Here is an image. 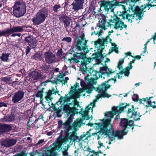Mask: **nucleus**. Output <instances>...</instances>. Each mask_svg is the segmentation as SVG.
Wrapping results in <instances>:
<instances>
[{
    "label": "nucleus",
    "mask_w": 156,
    "mask_h": 156,
    "mask_svg": "<svg viewBox=\"0 0 156 156\" xmlns=\"http://www.w3.org/2000/svg\"><path fill=\"white\" fill-rule=\"evenodd\" d=\"M57 55L60 56L62 55V51L61 50H58L57 52Z\"/></svg>",
    "instance_id": "nucleus-51"
},
{
    "label": "nucleus",
    "mask_w": 156,
    "mask_h": 156,
    "mask_svg": "<svg viewBox=\"0 0 156 156\" xmlns=\"http://www.w3.org/2000/svg\"><path fill=\"white\" fill-rule=\"evenodd\" d=\"M41 56L38 53L35 54L33 57V58L36 60H38L41 59Z\"/></svg>",
    "instance_id": "nucleus-36"
},
{
    "label": "nucleus",
    "mask_w": 156,
    "mask_h": 156,
    "mask_svg": "<svg viewBox=\"0 0 156 156\" xmlns=\"http://www.w3.org/2000/svg\"><path fill=\"white\" fill-rule=\"evenodd\" d=\"M62 41H65L69 43L71 42L72 38L70 37H66L63 38L62 39Z\"/></svg>",
    "instance_id": "nucleus-39"
},
{
    "label": "nucleus",
    "mask_w": 156,
    "mask_h": 156,
    "mask_svg": "<svg viewBox=\"0 0 156 156\" xmlns=\"http://www.w3.org/2000/svg\"><path fill=\"white\" fill-rule=\"evenodd\" d=\"M101 5L104 7L105 11L108 12H113L116 5L112 2L108 1H103L101 3Z\"/></svg>",
    "instance_id": "nucleus-14"
},
{
    "label": "nucleus",
    "mask_w": 156,
    "mask_h": 156,
    "mask_svg": "<svg viewBox=\"0 0 156 156\" xmlns=\"http://www.w3.org/2000/svg\"><path fill=\"white\" fill-rule=\"evenodd\" d=\"M29 79L32 81L36 80H38L41 77V73L36 71H33L29 74Z\"/></svg>",
    "instance_id": "nucleus-22"
},
{
    "label": "nucleus",
    "mask_w": 156,
    "mask_h": 156,
    "mask_svg": "<svg viewBox=\"0 0 156 156\" xmlns=\"http://www.w3.org/2000/svg\"><path fill=\"white\" fill-rule=\"evenodd\" d=\"M138 1V0H131V1L132 2H135Z\"/></svg>",
    "instance_id": "nucleus-60"
},
{
    "label": "nucleus",
    "mask_w": 156,
    "mask_h": 156,
    "mask_svg": "<svg viewBox=\"0 0 156 156\" xmlns=\"http://www.w3.org/2000/svg\"><path fill=\"white\" fill-rule=\"evenodd\" d=\"M69 80L68 77H66L65 78V79H62V81H61V82L62 83V84H65V83H67V81Z\"/></svg>",
    "instance_id": "nucleus-43"
},
{
    "label": "nucleus",
    "mask_w": 156,
    "mask_h": 156,
    "mask_svg": "<svg viewBox=\"0 0 156 156\" xmlns=\"http://www.w3.org/2000/svg\"><path fill=\"white\" fill-rule=\"evenodd\" d=\"M24 28V26H15L10 28H8L9 34L13 33L21 32H23Z\"/></svg>",
    "instance_id": "nucleus-24"
},
{
    "label": "nucleus",
    "mask_w": 156,
    "mask_h": 156,
    "mask_svg": "<svg viewBox=\"0 0 156 156\" xmlns=\"http://www.w3.org/2000/svg\"><path fill=\"white\" fill-rule=\"evenodd\" d=\"M99 44V45H100V44H99V43H95V47H96L97 46V45L98 44Z\"/></svg>",
    "instance_id": "nucleus-61"
},
{
    "label": "nucleus",
    "mask_w": 156,
    "mask_h": 156,
    "mask_svg": "<svg viewBox=\"0 0 156 156\" xmlns=\"http://www.w3.org/2000/svg\"><path fill=\"white\" fill-rule=\"evenodd\" d=\"M65 130L67 134L66 136L69 139L73 141H75L78 138V137L77 136V133L75 132L78 130V128L76 130H74L73 128L70 129L69 131L67 129Z\"/></svg>",
    "instance_id": "nucleus-15"
},
{
    "label": "nucleus",
    "mask_w": 156,
    "mask_h": 156,
    "mask_svg": "<svg viewBox=\"0 0 156 156\" xmlns=\"http://www.w3.org/2000/svg\"><path fill=\"white\" fill-rule=\"evenodd\" d=\"M11 129V127L7 124H0V132H5L9 131Z\"/></svg>",
    "instance_id": "nucleus-26"
},
{
    "label": "nucleus",
    "mask_w": 156,
    "mask_h": 156,
    "mask_svg": "<svg viewBox=\"0 0 156 156\" xmlns=\"http://www.w3.org/2000/svg\"><path fill=\"white\" fill-rule=\"evenodd\" d=\"M106 22V18L105 17H103L99 20V26L100 27L104 28L105 26Z\"/></svg>",
    "instance_id": "nucleus-29"
},
{
    "label": "nucleus",
    "mask_w": 156,
    "mask_h": 156,
    "mask_svg": "<svg viewBox=\"0 0 156 156\" xmlns=\"http://www.w3.org/2000/svg\"><path fill=\"white\" fill-rule=\"evenodd\" d=\"M81 147L82 148L81 150H80L79 149H77L74 152L75 154L77 156H81V153H83V150L84 151H87L90 152L92 153L94 152L93 151L91 150L89 147H85L83 149V147L82 146Z\"/></svg>",
    "instance_id": "nucleus-25"
},
{
    "label": "nucleus",
    "mask_w": 156,
    "mask_h": 156,
    "mask_svg": "<svg viewBox=\"0 0 156 156\" xmlns=\"http://www.w3.org/2000/svg\"><path fill=\"white\" fill-rule=\"evenodd\" d=\"M62 8L59 5H55L53 7V10L54 11L57 12L61 10V8Z\"/></svg>",
    "instance_id": "nucleus-34"
},
{
    "label": "nucleus",
    "mask_w": 156,
    "mask_h": 156,
    "mask_svg": "<svg viewBox=\"0 0 156 156\" xmlns=\"http://www.w3.org/2000/svg\"><path fill=\"white\" fill-rule=\"evenodd\" d=\"M107 83H108V82H105L99 87L98 90H97L99 94L96 96V99L94 100L93 102L90 103H93L94 100L96 101L95 102L94 101V105L92 106V108L94 106L95 102L97 101V100L99 99L100 97L109 98L110 97V96L108 94L105 93V91L110 87V85Z\"/></svg>",
    "instance_id": "nucleus-6"
},
{
    "label": "nucleus",
    "mask_w": 156,
    "mask_h": 156,
    "mask_svg": "<svg viewBox=\"0 0 156 156\" xmlns=\"http://www.w3.org/2000/svg\"><path fill=\"white\" fill-rule=\"evenodd\" d=\"M124 62V59H120L119 62L117 66V67L120 70H121L122 69V64Z\"/></svg>",
    "instance_id": "nucleus-35"
},
{
    "label": "nucleus",
    "mask_w": 156,
    "mask_h": 156,
    "mask_svg": "<svg viewBox=\"0 0 156 156\" xmlns=\"http://www.w3.org/2000/svg\"><path fill=\"white\" fill-rule=\"evenodd\" d=\"M65 76V74L64 73L61 74V73H59L57 76L58 80L61 82V81H62V80L63 77Z\"/></svg>",
    "instance_id": "nucleus-37"
},
{
    "label": "nucleus",
    "mask_w": 156,
    "mask_h": 156,
    "mask_svg": "<svg viewBox=\"0 0 156 156\" xmlns=\"http://www.w3.org/2000/svg\"><path fill=\"white\" fill-rule=\"evenodd\" d=\"M135 58H136V59H140L141 58L140 56V55L136 56V57H135Z\"/></svg>",
    "instance_id": "nucleus-55"
},
{
    "label": "nucleus",
    "mask_w": 156,
    "mask_h": 156,
    "mask_svg": "<svg viewBox=\"0 0 156 156\" xmlns=\"http://www.w3.org/2000/svg\"><path fill=\"white\" fill-rule=\"evenodd\" d=\"M84 79L87 84L84 87V90L90 93L92 90L94 88L93 85L96 84V81L94 78H92L88 74L85 77Z\"/></svg>",
    "instance_id": "nucleus-8"
},
{
    "label": "nucleus",
    "mask_w": 156,
    "mask_h": 156,
    "mask_svg": "<svg viewBox=\"0 0 156 156\" xmlns=\"http://www.w3.org/2000/svg\"><path fill=\"white\" fill-rule=\"evenodd\" d=\"M122 73H120L118 75V77L119 79H120L122 77Z\"/></svg>",
    "instance_id": "nucleus-53"
},
{
    "label": "nucleus",
    "mask_w": 156,
    "mask_h": 156,
    "mask_svg": "<svg viewBox=\"0 0 156 156\" xmlns=\"http://www.w3.org/2000/svg\"><path fill=\"white\" fill-rule=\"evenodd\" d=\"M79 86V83H76L73 87H71V90L69 92V95H66L63 97L61 96L59 100V102L61 105L64 106V109L66 111L68 116L69 115L68 120L65 123L62 125L63 128L65 129L69 130L70 129L73 128L74 130H76L78 128L81 126L84 119L89 120L90 117L89 116L88 113L91 111L93 112L92 106L94 105V102L90 104L87 107L84 111L82 113V118H78L77 119L72 125L70 124L72 122L73 117L75 115L74 111L77 110V107L79 106V102L76 99L80 97V93L83 92L82 90L78 93L76 92V88ZM96 100L94 101L95 102Z\"/></svg>",
    "instance_id": "nucleus-1"
},
{
    "label": "nucleus",
    "mask_w": 156,
    "mask_h": 156,
    "mask_svg": "<svg viewBox=\"0 0 156 156\" xmlns=\"http://www.w3.org/2000/svg\"><path fill=\"white\" fill-rule=\"evenodd\" d=\"M86 54L82 53L81 55L78 56L80 57V58H82V60L81 62V64L84 69H87V65L91 62V59L87 58L86 57Z\"/></svg>",
    "instance_id": "nucleus-18"
},
{
    "label": "nucleus",
    "mask_w": 156,
    "mask_h": 156,
    "mask_svg": "<svg viewBox=\"0 0 156 156\" xmlns=\"http://www.w3.org/2000/svg\"><path fill=\"white\" fill-rule=\"evenodd\" d=\"M62 154L65 156H67L68 153L66 151H65L62 152Z\"/></svg>",
    "instance_id": "nucleus-50"
},
{
    "label": "nucleus",
    "mask_w": 156,
    "mask_h": 156,
    "mask_svg": "<svg viewBox=\"0 0 156 156\" xmlns=\"http://www.w3.org/2000/svg\"><path fill=\"white\" fill-rule=\"evenodd\" d=\"M144 53H145L146 52V49H147V48H145V47H144Z\"/></svg>",
    "instance_id": "nucleus-63"
},
{
    "label": "nucleus",
    "mask_w": 156,
    "mask_h": 156,
    "mask_svg": "<svg viewBox=\"0 0 156 156\" xmlns=\"http://www.w3.org/2000/svg\"><path fill=\"white\" fill-rule=\"evenodd\" d=\"M108 25L109 26H112L114 28L117 30H122L123 28L126 29L127 26L124 24V23L120 18L117 16H114L112 19L109 20Z\"/></svg>",
    "instance_id": "nucleus-7"
},
{
    "label": "nucleus",
    "mask_w": 156,
    "mask_h": 156,
    "mask_svg": "<svg viewBox=\"0 0 156 156\" xmlns=\"http://www.w3.org/2000/svg\"><path fill=\"white\" fill-rule=\"evenodd\" d=\"M44 88H43L41 90H38L37 93L35 95V96L37 97H40L41 101H42L43 100V97L44 94Z\"/></svg>",
    "instance_id": "nucleus-28"
},
{
    "label": "nucleus",
    "mask_w": 156,
    "mask_h": 156,
    "mask_svg": "<svg viewBox=\"0 0 156 156\" xmlns=\"http://www.w3.org/2000/svg\"><path fill=\"white\" fill-rule=\"evenodd\" d=\"M105 66L100 68V72L101 73L104 72V71H106L107 70L108 67L106 66V64H105Z\"/></svg>",
    "instance_id": "nucleus-40"
},
{
    "label": "nucleus",
    "mask_w": 156,
    "mask_h": 156,
    "mask_svg": "<svg viewBox=\"0 0 156 156\" xmlns=\"http://www.w3.org/2000/svg\"><path fill=\"white\" fill-rule=\"evenodd\" d=\"M44 57L46 62L48 64H51L55 62V56L51 52H45L44 54Z\"/></svg>",
    "instance_id": "nucleus-16"
},
{
    "label": "nucleus",
    "mask_w": 156,
    "mask_h": 156,
    "mask_svg": "<svg viewBox=\"0 0 156 156\" xmlns=\"http://www.w3.org/2000/svg\"><path fill=\"white\" fill-rule=\"evenodd\" d=\"M127 105L125 104H122L116 107H113L112 112H108L105 115V119L101 120V123H96L97 125L96 127L100 130L98 132V140L102 137L104 135H107L109 140L111 141L117 139H121L122 138V132L120 131L110 129L112 127L110 123L111 119L113 116L118 114L126 108Z\"/></svg>",
    "instance_id": "nucleus-2"
},
{
    "label": "nucleus",
    "mask_w": 156,
    "mask_h": 156,
    "mask_svg": "<svg viewBox=\"0 0 156 156\" xmlns=\"http://www.w3.org/2000/svg\"><path fill=\"white\" fill-rule=\"evenodd\" d=\"M98 144L100 145V146L98 147V148H100L101 146H103V144L101 143V141H98Z\"/></svg>",
    "instance_id": "nucleus-52"
},
{
    "label": "nucleus",
    "mask_w": 156,
    "mask_h": 156,
    "mask_svg": "<svg viewBox=\"0 0 156 156\" xmlns=\"http://www.w3.org/2000/svg\"><path fill=\"white\" fill-rule=\"evenodd\" d=\"M153 38L154 41L156 39V35H155L153 37Z\"/></svg>",
    "instance_id": "nucleus-58"
},
{
    "label": "nucleus",
    "mask_w": 156,
    "mask_h": 156,
    "mask_svg": "<svg viewBox=\"0 0 156 156\" xmlns=\"http://www.w3.org/2000/svg\"><path fill=\"white\" fill-rule=\"evenodd\" d=\"M63 140H58L53 144V147L50 150V156H57L58 155L56 150H58L60 147L63 142Z\"/></svg>",
    "instance_id": "nucleus-11"
},
{
    "label": "nucleus",
    "mask_w": 156,
    "mask_h": 156,
    "mask_svg": "<svg viewBox=\"0 0 156 156\" xmlns=\"http://www.w3.org/2000/svg\"><path fill=\"white\" fill-rule=\"evenodd\" d=\"M134 96L135 97V98H133L132 99L133 101H136L138 100L139 98L138 96L137 95H134Z\"/></svg>",
    "instance_id": "nucleus-45"
},
{
    "label": "nucleus",
    "mask_w": 156,
    "mask_h": 156,
    "mask_svg": "<svg viewBox=\"0 0 156 156\" xmlns=\"http://www.w3.org/2000/svg\"><path fill=\"white\" fill-rule=\"evenodd\" d=\"M30 48L29 47L27 46V47L26 49V54L27 55L29 53L30 51Z\"/></svg>",
    "instance_id": "nucleus-47"
},
{
    "label": "nucleus",
    "mask_w": 156,
    "mask_h": 156,
    "mask_svg": "<svg viewBox=\"0 0 156 156\" xmlns=\"http://www.w3.org/2000/svg\"><path fill=\"white\" fill-rule=\"evenodd\" d=\"M126 55H131V53L130 52H128L126 53Z\"/></svg>",
    "instance_id": "nucleus-57"
},
{
    "label": "nucleus",
    "mask_w": 156,
    "mask_h": 156,
    "mask_svg": "<svg viewBox=\"0 0 156 156\" xmlns=\"http://www.w3.org/2000/svg\"><path fill=\"white\" fill-rule=\"evenodd\" d=\"M21 35V34L20 33H13L11 35L12 37H15L16 36H17L19 37H20Z\"/></svg>",
    "instance_id": "nucleus-44"
},
{
    "label": "nucleus",
    "mask_w": 156,
    "mask_h": 156,
    "mask_svg": "<svg viewBox=\"0 0 156 156\" xmlns=\"http://www.w3.org/2000/svg\"><path fill=\"white\" fill-rule=\"evenodd\" d=\"M10 78L4 77L2 78L1 80L2 81L7 82L11 81Z\"/></svg>",
    "instance_id": "nucleus-42"
},
{
    "label": "nucleus",
    "mask_w": 156,
    "mask_h": 156,
    "mask_svg": "<svg viewBox=\"0 0 156 156\" xmlns=\"http://www.w3.org/2000/svg\"><path fill=\"white\" fill-rule=\"evenodd\" d=\"M48 14V10L46 8H44L37 12L35 17L32 20L35 25H39L44 21Z\"/></svg>",
    "instance_id": "nucleus-5"
},
{
    "label": "nucleus",
    "mask_w": 156,
    "mask_h": 156,
    "mask_svg": "<svg viewBox=\"0 0 156 156\" xmlns=\"http://www.w3.org/2000/svg\"><path fill=\"white\" fill-rule=\"evenodd\" d=\"M140 83H136L135 84V86L136 87H137L139 86V85Z\"/></svg>",
    "instance_id": "nucleus-59"
},
{
    "label": "nucleus",
    "mask_w": 156,
    "mask_h": 156,
    "mask_svg": "<svg viewBox=\"0 0 156 156\" xmlns=\"http://www.w3.org/2000/svg\"><path fill=\"white\" fill-rule=\"evenodd\" d=\"M44 139L40 140L38 141V142L37 143V145L39 144H41V143H43L44 142Z\"/></svg>",
    "instance_id": "nucleus-48"
},
{
    "label": "nucleus",
    "mask_w": 156,
    "mask_h": 156,
    "mask_svg": "<svg viewBox=\"0 0 156 156\" xmlns=\"http://www.w3.org/2000/svg\"><path fill=\"white\" fill-rule=\"evenodd\" d=\"M7 106V105L6 104L2 102H0V107H6Z\"/></svg>",
    "instance_id": "nucleus-46"
},
{
    "label": "nucleus",
    "mask_w": 156,
    "mask_h": 156,
    "mask_svg": "<svg viewBox=\"0 0 156 156\" xmlns=\"http://www.w3.org/2000/svg\"><path fill=\"white\" fill-rule=\"evenodd\" d=\"M151 97H149V98H144L141 99V101L142 102V103L143 104H144L145 103H147V105H146V106L149 107L151 106V101L149 100L151 98Z\"/></svg>",
    "instance_id": "nucleus-30"
},
{
    "label": "nucleus",
    "mask_w": 156,
    "mask_h": 156,
    "mask_svg": "<svg viewBox=\"0 0 156 156\" xmlns=\"http://www.w3.org/2000/svg\"><path fill=\"white\" fill-rule=\"evenodd\" d=\"M12 8L13 15L16 17L23 16L26 12V6L24 3L22 1L16 2Z\"/></svg>",
    "instance_id": "nucleus-4"
},
{
    "label": "nucleus",
    "mask_w": 156,
    "mask_h": 156,
    "mask_svg": "<svg viewBox=\"0 0 156 156\" xmlns=\"http://www.w3.org/2000/svg\"><path fill=\"white\" fill-rule=\"evenodd\" d=\"M86 43V41L83 39L82 40H79L77 41L76 45V48L78 51H82L80 53H77V54L78 56L81 55L82 53H83V54H86L88 52L87 51H89V50L85 48Z\"/></svg>",
    "instance_id": "nucleus-10"
},
{
    "label": "nucleus",
    "mask_w": 156,
    "mask_h": 156,
    "mask_svg": "<svg viewBox=\"0 0 156 156\" xmlns=\"http://www.w3.org/2000/svg\"><path fill=\"white\" fill-rule=\"evenodd\" d=\"M148 5H142L140 7L138 6L136 7L135 9V13L133 14L129 15L127 14L126 11V8H125V6L122 5V9L124 10L122 12V19H124L125 18L127 19L128 20H130L131 23L132 21V20L136 19V20L138 19L141 20L143 16V12H144V10L147 6Z\"/></svg>",
    "instance_id": "nucleus-3"
},
{
    "label": "nucleus",
    "mask_w": 156,
    "mask_h": 156,
    "mask_svg": "<svg viewBox=\"0 0 156 156\" xmlns=\"http://www.w3.org/2000/svg\"><path fill=\"white\" fill-rule=\"evenodd\" d=\"M6 34L8 35H10L8 28L6 29L0 31V37L5 36Z\"/></svg>",
    "instance_id": "nucleus-32"
},
{
    "label": "nucleus",
    "mask_w": 156,
    "mask_h": 156,
    "mask_svg": "<svg viewBox=\"0 0 156 156\" xmlns=\"http://www.w3.org/2000/svg\"><path fill=\"white\" fill-rule=\"evenodd\" d=\"M84 3L83 0H75L72 4V9L74 11H78L83 8V4Z\"/></svg>",
    "instance_id": "nucleus-17"
},
{
    "label": "nucleus",
    "mask_w": 156,
    "mask_h": 156,
    "mask_svg": "<svg viewBox=\"0 0 156 156\" xmlns=\"http://www.w3.org/2000/svg\"><path fill=\"white\" fill-rule=\"evenodd\" d=\"M149 42V41H148L144 45V46L145 47V48H147V45L148 43Z\"/></svg>",
    "instance_id": "nucleus-56"
},
{
    "label": "nucleus",
    "mask_w": 156,
    "mask_h": 156,
    "mask_svg": "<svg viewBox=\"0 0 156 156\" xmlns=\"http://www.w3.org/2000/svg\"><path fill=\"white\" fill-rule=\"evenodd\" d=\"M25 40L26 43L33 48H34L37 45L36 39L32 36H28L25 38Z\"/></svg>",
    "instance_id": "nucleus-19"
},
{
    "label": "nucleus",
    "mask_w": 156,
    "mask_h": 156,
    "mask_svg": "<svg viewBox=\"0 0 156 156\" xmlns=\"http://www.w3.org/2000/svg\"><path fill=\"white\" fill-rule=\"evenodd\" d=\"M17 140L16 139L6 138L2 140L1 144L2 146L5 147H10L15 144Z\"/></svg>",
    "instance_id": "nucleus-20"
},
{
    "label": "nucleus",
    "mask_w": 156,
    "mask_h": 156,
    "mask_svg": "<svg viewBox=\"0 0 156 156\" xmlns=\"http://www.w3.org/2000/svg\"><path fill=\"white\" fill-rule=\"evenodd\" d=\"M59 20L61 21H63L64 25L66 31L69 32L71 30V29L70 28V27H69L70 20L68 18L62 16L59 18Z\"/></svg>",
    "instance_id": "nucleus-21"
},
{
    "label": "nucleus",
    "mask_w": 156,
    "mask_h": 156,
    "mask_svg": "<svg viewBox=\"0 0 156 156\" xmlns=\"http://www.w3.org/2000/svg\"><path fill=\"white\" fill-rule=\"evenodd\" d=\"M43 118V117L42 115H41L39 116V118L42 119Z\"/></svg>",
    "instance_id": "nucleus-62"
},
{
    "label": "nucleus",
    "mask_w": 156,
    "mask_h": 156,
    "mask_svg": "<svg viewBox=\"0 0 156 156\" xmlns=\"http://www.w3.org/2000/svg\"><path fill=\"white\" fill-rule=\"evenodd\" d=\"M41 67L43 70L46 71L49 68V66H48L47 65L44 64L42 65Z\"/></svg>",
    "instance_id": "nucleus-41"
},
{
    "label": "nucleus",
    "mask_w": 156,
    "mask_h": 156,
    "mask_svg": "<svg viewBox=\"0 0 156 156\" xmlns=\"http://www.w3.org/2000/svg\"><path fill=\"white\" fill-rule=\"evenodd\" d=\"M55 92L54 89L51 90H49L45 93V98L48 103H49L50 101L52 100L53 99L52 97L53 94H55Z\"/></svg>",
    "instance_id": "nucleus-23"
},
{
    "label": "nucleus",
    "mask_w": 156,
    "mask_h": 156,
    "mask_svg": "<svg viewBox=\"0 0 156 156\" xmlns=\"http://www.w3.org/2000/svg\"><path fill=\"white\" fill-rule=\"evenodd\" d=\"M127 116L129 118H132L135 121L139 120L140 117L141 116L139 113L135 111L133 107L128 109L127 112Z\"/></svg>",
    "instance_id": "nucleus-12"
},
{
    "label": "nucleus",
    "mask_w": 156,
    "mask_h": 156,
    "mask_svg": "<svg viewBox=\"0 0 156 156\" xmlns=\"http://www.w3.org/2000/svg\"><path fill=\"white\" fill-rule=\"evenodd\" d=\"M112 47L109 50V52L111 53L112 51H114L115 53H118L119 52L118 48L117 47V45L115 44L112 43Z\"/></svg>",
    "instance_id": "nucleus-31"
},
{
    "label": "nucleus",
    "mask_w": 156,
    "mask_h": 156,
    "mask_svg": "<svg viewBox=\"0 0 156 156\" xmlns=\"http://www.w3.org/2000/svg\"><path fill=\"white\" fill-rule=\"evenodd\" d=\"M110 60L108 58H106V60L105 61V63H107L108 62H110Z\"/></svg>",
    "instance_id": "nucleus-54"
},
{
    "label": "nucleus",
    "mask_w": 156,
    "mask_h": 156,
    "mask_svg": "<svg viewBox=\"0 0 156 156\" xmlns=\"http://www.w3.org/2000/svg\"><path fill=\"white\" fill-rule=\"evenodd\" d=\"M98 132L95 133H93L92 134V135L93 136H94L95 137H97V138L98 139Z\"/></svg>",
    "instance_id": "nucleus-49"
},
{
    "label": "nucleus",
    "mask_w": 156,
    "mask_h": 156,
    "mask_svg": "<svg viewBox=\"0 0 156 156\" xmlns=\"http://www.w3.org/2000/svg\"><path fill=\"white\" fill-rule=\"evenodd\" d=\"M133 122L132 120H128L126 119H122L120 122V126H121L123 127V130H119L122 132V138H123V135L126 134L127 131L129 130H127L126 129L129 128V127H131L133 124Z\"/></svg>",
    "instance_id": "nucleus-9"
},
{
    "label": "nucleus",
    "mask_w": 156,
    "mask_h": 156,
    "mask_svg": "<svg viewBox=\"0 0 156 156\" xmlns=\"http://www.w3.org/2000/svg\"><path fill=\"white\" fill-rule=\"evenodd\" d=\"M3 120L5 122H10L12 120V118L11 116H6L4 118Z\"/></svg>",
    "instance_id": "nucleus-38"
},
{
    "label": "nucleus",
    "mask_w": 156,
    "mask_h": 156,
    "mask_svg": "<svg viewBox=\"0 0 156 156\" xmlns=\"http://www.w3.org/2000/svg\"><path fill=\"white\" fill-rule=\"evenodd\" d=\"M9 55L10 54L9 53H3L2 54V56H0V58L2 61L7 62L9 59Z\"/></svg>",
    "instance_id": "nucleus-27"
},
{
    "label": "nucleus",
    "mask_w": 156,
    "mask_h": 156,
    "mask_svg": "<svg viewBox=\"0 0 156 156\" xmlns=\"http://www.w3.org/2000/svg\"><path fill=\"white\" fill-rule=\"evenodd\" d=\"M132 66L131 63H130V67H127L126 69L124 70V73L126 76H128L129 74V71L130 69L132 68Z\"/></svg>",
    "instance_id": "nucleus-33"
},
{
    "label": "nucleus",
    "mask_w": 156,
    "mask_h": 156,
    "mask_svg": "<svg viewBox=\"0 0 156 156\" xmlns=\"http://www.w3.org/2000/svg\"><path fill=\"white\" fill-rule=\"evenodd\" d=\"M95 155H97V156H98V153H96V152L94 153Z\"/></svg>",
    "instance_id": "nucleus-64"
},
{
    "label": "nucleus",
    "mask_w": 156,
    "mask_h": 156,
    "mask_svg": "<svg viewBox=\"0 0 156 156\" xmlns=\"http://www.w3.org/2000/svg\"><path fill=\"white\" fill-rule=\"evenodd\" d=\"M25 93L22 90H19L14 93L12 97V101L14 103H17L23 98Z\"/></svg>",
    "instance_id": "nucleus-13"
}]
</instances>
